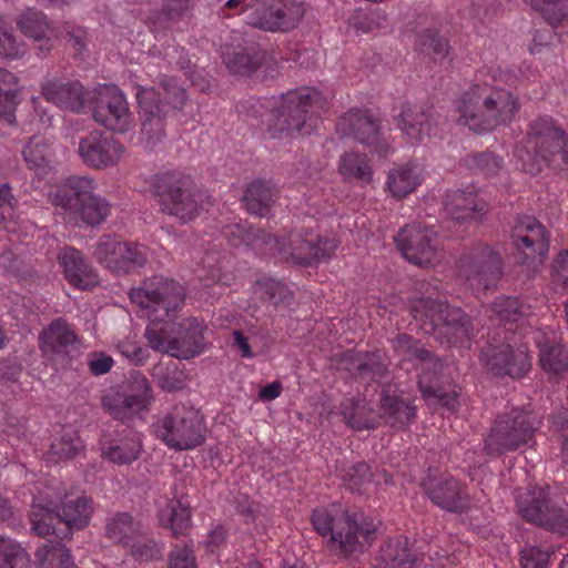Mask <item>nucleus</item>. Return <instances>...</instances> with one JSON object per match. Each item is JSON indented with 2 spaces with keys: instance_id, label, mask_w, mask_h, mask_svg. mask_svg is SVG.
<instances>
[{
  "instance_id": "1",
  "label": "nucleus",
  "mask_w": 568,
  "mask_h": 568,
  "mask_svg": "<svg viewBox=\"0 0 568 568\" xmlns=\"http://www.w3.org/2000/svg\"><path fill=\"white\" fill-rule=\"evenodd\" d=\"M142 316L149 320L145 337L154 349L174 357L190 358L199 355L204 346V324L197 317L175 321L185 303V288L179 282L164 276H152L129 293Z\"/></svg>"
},
{
  "instance_id": "2",
  "label": "nucleus",
  "mask_w": 568,
  "mask_h": 568,
  "mask_svg": "<svg viewBox=\"0 0 568 568\" xmlns=\"http://www.w3.org/2000/svg\"><path fill=\"white\" fill-rule=\"evenodd\" d=\"M529 81L521 69L508 65L479 71L476 81L455 101L459 123L478 134L509 124L520 110L510 88L526 87Z\"/></svg>"
},
{
  "instance_id": "3",
  "label": "nucleus",
  "mask_w": 568,
  "mask_h": 568,
  "mask_svg": "<svg viewBox=\"0 0 568 568\" xmlns=\"http://www.w3.org/2000/svg\"><path fill=\"white\" fill-rule=\"evenodd\" d=\"M221 235L232 245L252 248L256 254L278 253L300 265H313L332 257L337 248L333 236H323L313 226L291 231L286 235L272 236L247 222L224 225Z\"/></svg>"
},
{
  "instance_id": "4",
  "label": "nucleus",
  "mask_w": 568,
  "mask_h": 568,
  "mask_svg": "<svg viewBox=\"0 0 568 568\" xmlns=\"http://www.w3.org/2000/svg\"><path fill=\"white\" fill-rule=\"evenodd\" d=\"M311 523L325 539L327 549L343 559L362 551L363 542L371 544L376 531L374 523L363 511L342 503L316 507L312 511Z\"/></svg>"
},
{
  "instance_id": "5",
  "label": "nucleus",
  "mask_w": 568,
  "mask_h": 568,
  "mask_svg": "<svg viewBox=\"0 0 568 568\" xmlns=\"http://www.w3.org/2000/svg\"><path fill=\"white\" fill-rule=\"evenodd\" d=\"M394 352L403 361L413 362L420 371L418 389L429 407H443L450 413L459 410L460 392L452 384L448 366L430 351L407 334H398L392 341Z\"/></svg>"
},
{
  "instance_id": "6",
  "label": "nucleus",
  "mask_w": 568,
  "mask_h": 568,
  "mask_svg": "<svg viewBox=\"0 0 568 568\" xmlns=\"http://www.w3.org/2000/svg\"><path fill=\"white\" fill-rule=\"evenodd\" d=\"M514 154L520 169L531 175L539 173L544 164L562 169L568 166V135L551 118L536 119Z\"/></svg>"
},
{
  "instance_id": "7",
  "label": "nucleus",
  "mask_w": 568,
  "mask_h": 568,
  "mask_svg": "<svg viewBox=\"0 0 568 568\" xmlns=\"http://www.w3.org/2000/svg\"><path fill=\"white\" fill-rule=\"evenodd\" d=\"M328 105V95L314 88H300L282 94L273 109L272 136L276 133L287 138L311 134Z\"/></svg>"
},
{
  "instance_id": "8",
  "label": "nucleus",
  "mask_w": 568,
  "mask_h": 568,
  "mask_svg": "<svg viewBox=\"0 0 568 568\" xmlns=\"http://www.w3.org/2000/svg\"><path fill=\"white\" fill-rule=\"evenodd\" d=\"M97 182L89 176L72 175L58 185L51 202L74 225L97 226L110 215L111 204L94 193Z\"/></svg>"
},
{
  "instance_id": "9",
  "label": "nucleus",
  "mask_w": 568,
  "mask_h": 568,
  "mask_svg": "<svg viewBox=\"0 0 568 568\" xmlns=\"http://www.w3.org/2000/svg\"><path fill=\"white\" fill-rule=\"evenodd\" d=\"M186 92L175 78H164L159 89L139 88L136 100L141 110V133L154 146L164 138V119L171 112L182 111Z\"/></svg>"
},
{
  "instance_id": "10",
  "label": "nucleus",
  "mask_w": 568,
  "mask_h": 568,
  "mask_svg": "<svg viewBox=\"0 0 568 568\" xmlns=\"http://www.w3.org/2000/svg\"><path fill=\"white\" fill-rule=\"evenodd\" d=\"M252 10L248 23L271 32H287L300 23L305 14L303 0H227L221 11L225 18Z\"/></svg>"
},
{
  "instance_id": "11",
  "label": "nucleus",
  "mask_w": 568,
  "mask_h": 568,
  "mask_svg": "<svg viewBox=\"0 0 568 568\" xmlns=\"http://www.w3.org/2000/svg\"><path fill=\"white\" fill-rule=\"evenodd\" d=\"M413 316L420 320L442 342L449 346L469 348L474 328L469 317L458 307L429 297L419 300L412 307Z\"/></svg>"
},
{
  "instance_id": "12",
  "label": "nucleus",
  "mask_w": 568,
  "mask_h": 568,
  "mask_svg": "<svg viewBox=\"0 0 568 568\" xmlns=\"http://www.w3.org/2000/svg\"><path fill=\"white\" fill-rule=\"evenodd\" d=\"M541 420L531 412L513 407L498 414L484 440L488 456L499 457L535 443Z\"/></svg>"
},
{
  "instance_id": "13",
  "label": "nucleus",
  "mask_w": 568,
  "mask_h": 568,
  "mask_svg": "<svg viewBox=\"0 0 568 568\" xmlns=\"http://www.w3.org/2000/svg\"><path fill=\"white\" fill-rule=\"evenodd\" d=\"M152 433L170 449L192 450L205 442L206 426L197 410L179 404L152 424Z\"/></svg>"
},
{
  "instance_id": "14",
  "label": "nucleus",
  "mask_w": 568,
  "mask_h": 568,
  "mask_svg": "<svg viewBox=\"0 0 568 568\" xmlns=\"http://www.w3.org/2000/svg\"><path fill=\"white\" fill-rule=\"evenodd\" d=\"M516 508L528 523L560 535L568 534V504L555 498L548 485L518 489Z\"/></svg>"
},
{
  "instance_id": "15",
  "label": "nucleus",
  "mask_w": 568,
  "mask_h": 568,
  "mask_svg": "<svg viewBox=\"0 0 568 568\" xmlns=\"http://www.w3.org/2000/svg\"><path fill=\"white\" fill-rule=\"evenodd\" d=\"M154 400L148 377L140 371H132L121 385L102 397V406L114 419L144 420Z\"/></svg>"
},
{
  "instance_id": "16",
  "label": "nucleus",
  "mask_w": 568,
  "mask_h": 568,
  "mask_svg": "<svg viewBox=\"0 0 568 568\" xmlns=\"http://www.w3.org/2000/svg\"><path fill=\"white\" fill-rule=\"evenodd\" d=\"M153 193L161 211L178 217L182 223L193 221L205 210L202 194L189 187V179L181 172L158 174Z\"/></svg>"
},
{
  "instance_id": "17",
  "label": "nucleus",
  "mask_w": 568,
  "mask_h": 568,
  "mask_svg": "<svg viewBox=\"0 0 568 568\" xmlns=\"http://www.w3.org/2000/svg\"><path fill=\"white\" fill-rule=\"evenodd\" d=\"M402 256L420 267H432L440 263L444 247L435 224L414 221L404 225L394 237Z\"/></svg>"
},
{
  "instance_id": "18",
  "label": "nucleus",
  "mask_w": 568,
  "mask_h": 568,
  "mask_svg": "<svg viewBox=\"0 0 568 568\" xmlns=\"http://www.w3.org/2000/svg\"><path fill=\"white\" fill-rule=\"evenodd\" d=\"M456 272L458 278L471 288L488 290L499 281L503 261L489 245L476 243L462 253L456 263Z\"/></svg>"
},
{
  "instance_id": "19",
  "label": "nucleus",
  "mask_w": 568,
  "mask_h": 568,
  "mask_svg": "<svg viewBox=\"0 0 568 568\" xmlns=\"http://www.w3.org/2000/svg\"><path fill=\"white\" fill-rule=\"evenodd\" d=\"M93 256L113 274L123 275L143 267L149 254L148 247L143 244L103 235L94 245Z\"/></svg>"
},
{
  "instance_id": "20",
  "label": "nucleus",
  "mask_w": 568,
  "mask_h": 568,
  "mask_svg": "<svg viewBox=\"0 0 568 568\" xmlns=\"http://www.w3.org/2000/svg\"><path fill=\"white\" fill-rule=\"evenodd\" d=\"M495 333L489 338L487 346L480 352V362L488 372L495 376H509L519 378L527 374L530 368V357L526 347L514 349V336L506 335L503 341L497 339Z\"/></svg>"
},
{
  "instance_id": "21",
  "label": "nucleus",
  "mask_w": 568,
  "mask_h": 568,
  "mask_svg": "<svg viewBox=\"0 0 568 568\" xmlns=\"http://www.w3.org/2000/svg\"><path fill=\"white\" fill-rule=\"evenodd\" d=\"M420 486L427 498L443 510L464 514L473 507L466 484L447 473L429 469Z\"/></svg>"
},
{
  "instance_id": "22",
  "label": "nucleus",
  "mask_w": 568,
  "mask_h": 568,
  "mask_svg": "<svg viewBox=\"0 0 568 568\" xmlns=\"http://www.w3.org/2000/svg\"><path fill=\"white\" fill-rule=\"evenodd\" d=\"M544 308H546L544 297L498 296L491 305L493 313L504 324V333L508 335L511 332L513 336L515 332L524 335L528 329L534 328Z\"/></svg>"
},
{
  "instance_id": "23",
  "label": "nucleus",
  "mask_w": 568,
  "mask_h": 568,
  "mask_svg": "<svg viewBox=\"0 0 568 568\" xmlns=\"http://www.w3.org/2000/svg\"><path fill=\"white\" fill-rule=\"evenodd\" d=\"M336 133L342 138H352L371 148V152L387 156L389 143L382 132L377 120L367 111L351 110L336 122Z\"/></svg>"
},
{
  "instance_id": "24",
  "label": "nucleus",
  "mask_w": 568,
  "mask_h": 568,
  "mask_svg": "<svg viewBox=\"0 0 568 568\" xmlns=\"http://www.w3.org/2000/svg\"><path fill=\"white\" fill-rule=\"evenodd\" d=\"M443 206L448 217L445 223L450 236L463 233L468 221H478L487 210L486 202L478 199L474 187L448 191L443 200Z\"/></svg>"
},
{
  "instance_id": "25",
  "label": "nucleus",
  "mask_w": 568,
  "mask_h": 568,
  "mask_svg": "<svg viewBox=\"0 0 568 568\" xmlns=\"http://www.w3.org/2000/svg\"><path fill=\"white\" fill-rule=\"evenodd\" d=\"M95 94L94 120L108 130L126 132L132 124V113L123 93L115 85L104 84L98 88Z\"/></svg>"
},
{
  "instance_id": "26",
  "label": "nucleus",
  "mask_w": 568,
  "mask_h": 568,
  "mask_svg": "<svg viewBox=\"0 0 568 568\" xmlns=\"http://www.w3.org/2000/svg\"><path fill=\"white\" fill-rule=\"evenodd\" d=\"M124 145L111 135L92 131L79 141L78 153L82 162L97 170L115 166L123 156Z\"/></svg>"
},
{
  "instance_id": "27",
  "label": "nucleus",
  "mask_w": 568,
  "mask_h": 568,
  "mask_svg": "<svg viewBox=\"0 0 568 568\" xmlns=\"http://www.w3.org/2000/svg\"><path fill=\"white\" fill-rule=\"evenodd\" d=\"M511 243L525 260H542L550 244V233L536 217L524 215L516 219L510 234Z\"/></svg>"
},
{
  "instance_id": "28",
  "label": "nucleus",
  "mask_w": 568,
  "mask_h": 568,
  "mask_svg": "<svg viewBox=\"0 0 568 568\" xmlns=\"http://www.w3.org/2000/svg\"><path fill=\"white\" fill-rule=\"evenodd\" d=\"M58 500H60V491H53L50 487L33 497L30 523L36 535L40 537L55 535L61 540L62 530L57 526H63V524L60 511H57Z\"/></svg>"
},
{
  "instance_id": "29",
  "label": "nucleus",
  "mask_w": 568,
  "mask_h": 568,
  "mask_svg": "<svg viewBox=\"0 0 568 568\" xmlns=\"http://www.w3.org/2000/svg\"><path fill=\"white\" fill-rule=\"evenodd\" d=\"M78 336L63 318L53 320L39 335V346L43 355L53 362L64 363L74 349Z\"/></svg>"
},
{
  "instance_id": "30",
  "label": "nucleus",
  "mask_w": 568,
  "mask_h": 568,
  "mask_svg": "<svg viewBox=\"0 0 568 568\" xmlns=\"http://www.w3.org/2000/svg\"><path fill=\"white\" fill-rule=\"evenodd\" d=\"M142 452V434L130 427L116 430L101 443L102 457L119 466L131 465Z\"/></svg>"
},
{
  "instance_id": "31",
  "label": "nucleus",
  "mask_w": 568,
  "mask_h": 568,
  "mask_svg": "<svg viewBox=\"0 0 568 568\" xmlns=\"http://www.w3.org/2000/svg\"><path fill=\"white\" fill-rule=\"evenodd\" d=\"M43 98L61 110L72 112H83L89 101L92 99L91 93L79 81L48 80L41 87Z\"/></svg>"
},
{
  "instance_id": "32",
  "label": "nucleus",
  "mask_w": 568,
  "mask_h": 568,
  "mask_svg": "<svg viewBox=\"0 0 568 568\" xmlns=\"http://www.w3.org/2000/svg\"><path fill=\"white\" fill-rule=\"evenodd\" d=\"M560 341V333L549 326L538 328L535 335L540 366L549 375L560 376L568 369V352Z\"/></svg>"
},
{
  "instance_id": "33",
  "label": "nucleus",
  "mask_w": 568,
  "mask_h": 568,
  "mask_svg": "<svg viewBox=\"0 0 568 568\" xmlns=\"http://www.w3.org/2000/svg\"><path fill=\"white\" fill-rule=\"evenodd\" d=\"M381 423L398 430L409 429L417 418V406L414 398H405L399 394L383 390L379 398Z\"/></svg>"
},
{
  "instance_id": "34",
  "label": "nucleus",
  "mask_w": 568,
  "mask_h": 568,
  "mask_svg": "<svg viewBox=\"0 0 568 568\" xmlns=\"http://www.w3.org/2000/svg\"><path fill=\"white\" fill-rule=\"evenodd\" d=\"M68 283L80 290H90L99 284V277L82 253L74 247H63L58 255Z\"/></svg>"
},
{
  "instance_id": "35",
  "label": "nucleus",
  "mask_w": 568,
  "mask_h": 568,
  "mask_svg": "<svg viewBox=\"0 0 568 568\" xmlns=\"http://www.w3.org/2000/svg\"><path fill=\"white\" fill-rule=\"evenodd\" d=\"M60 517L63 524L61 540L71 538L72 529H83L90 523L93 514V501L85 495L73 496V494L60 495Z\"/></svg>"
},
{
  "instance_id": "36",
  "label": "nucleus",
  "mask_w": 568,
  "mask_h": 568,
  "mask_svg": "<svg viewBox=\"0 0 568 568\" xmlns=\"http://www.w3.org/2000/svg\"><path fill=\"white\" fill-rule=\"evenodd\" d=\"M343 368L364 382H379L387 373L385 358L378 353L348 349L342 355Z\"/></svg>"
},
{
  "instance_id": "37",
  "label": "nucleus",
  "mask_w": 568,
  "mask_h": 568,
  "mask_svg": "<svg viewBox=\"0 0 568 568\" xmlns=\"http://www.w3.org/2000/svg\"><path fill=\"white\" fill-rule=\"evenodd\" d=\"M266 53L254 43L226 45L222 59L226 68L235 74L250 75L265 61Z\"/></svg>"
},
{
  "instance_id": "38",
  "label": "nucleus",
  "mask_w": 568,
  "mask_h": 568,
  "mask_svg": "<svg viewBox=\"0 0 568 568\" xmlns=\"http://www.w3.org/2000/svg\"><path fill=\"white\" fill-rule=\"evenodd\" d=\"M433 110L425 105L406 103L398 115V126L409 142H420L432 134Z\"/></svg>"
},
{
  "instance_id": "39",
  "label": "nucleus",
  "mask_w": 568,
  "mask_h": 568,
  "mask_svg": "<svg viewBox=\"0 0 568 568\" xmlns=\"http://www.w3.org/2000/svg\"><path fill=\"white\" fill-rule=\"evenodd\" d=\"M423 181V169L418 164H398L389 170L386 187L393 197L402 200L413 193Z\"/></svg>"
},
{
  "instance_id": "40",
  "label": "nucleus",
  "mask_w": 568,
  "mask_h": 568,
  "mask_svg": "<svg viewBox=\"0 0 568 568\" xmlns=\"http://www.w3.org/2000/svg\"><path fill=\"white\" fill-rule=\"evenodd\" d=\"M17 23L26 37L36 41H44V44L40 47L41 51L48 52L51 49L50 41L57 33L42 11L28 9L19 17Z\"/></svg>"
},
{
  "instance_id": "41",
  "label": "nucleus",
  "mask_w": 568,
  "mask_h": 568,
  "mask_svg": "<svg viewBox=\"0 0 568 568\" xmlns=\"http://www.w3.org/2000/svg\"><path fill=\"white\" fill-rule=\"evenodd\" d=\"M341 414L345 424L353 430H369L381 426V416L363 400L346 398L341 403Z\"/></svg>"
},
{
  "instance_id": "42",
  "label": "nucleus",
  "mask_w": 568,
  "mask_h": 568,
  "mask_svg": "<svg viewBox=\"0 0 568 568\" xmlns=\"http://www.w3.org/2000/svg\"><path fill=\"white\" fill-rule=\"evenodd\" d=\"M412 549L407 537L399 535L389 538L379 552L384 568H414L416 555Z\"/></svg>"
},
{
  "instance_id": "43",
  "label": "nucleus",
  "mask_w": 568,
  "mask_h": 568,
  "mask_svg": "<svg viewBox=\"0 0 568 568\" xmlns=\"http://www.w3.org/2000/svg\"><path fill=\"white\" fill-rule=\"evenodd\" d=\"M189 501L182 497H172L159 513L161 526L170 528L174 535H184L191 526Z\"/></svg>"
},
{
  "instance_id": "44",
  "label": "nucleus",
  "mask_w": 568,
  "mask_h": 568,
  "mask_svg": "<svg viewBox=\"0 0 568 568\" xmlns=\"http://www.w3.org/2000/svg\"><path fill=\"white\" fill-rule=\"evenodd\" d=\"M229 264L230 258L225 252L210 250L202 258L197 276L200 280H211L215 284L230 286L234 274L227 270Z\"/></svg>"
},
{
  "instance_id": "45",
  "label": "nucleus",
  "mask_w": 568,
  "mask_h": 568,
  "mask_svg": "<svg viewBox=\"0 0 568 568\" xmlns=\"http://www.w3.org/2000/svg\"><path fill=\"white\" fill-rule=\"evenodd\" d=\"M139 520L126 511L114 514L110 517L105 525V537L115 544L126 547L142 530Z\"/></svg>"
},
{
  "instance_id": "46",
  "label": "nucleus",
  "mask_w": 568,
  "mask_h": 568,
  "mask_svg": "<svg viewBox=\"0 0 568 568\" xmlns=\"http://www.w3.org/2000/svg\"><path fill=\"white\" fill-rule=\"evenodd\" d=\"M276 197L277 191L271 182L256 180L247 186L243 200L250 213L265 216Z\"/></svg>"
},
{
  "instance_id": "47",
  "label": "nucleus",
  "mask_w": 568,
  "mask_h": 568,
  "mask_svg": "<svg viewBox=\"0 0 568 568\" xmlns=\"http://www.w3.org/2000/svg\"><path fill=\"white\" fill-rule=\"evenodd\" d=\"M338 172L345 181H356L361 185L372 182L373 170L365 155L349 152L341 156Z\"/></svg>"
},
{
  "instance_id": "48",
  "label": "nucleus",
  "mask_w": 568,
  "mask_h": 568,
  "mask_svg": "<svg viewBox=\"0 0 568 568\" xmlns=\"http://www.w3.org/2000/svg\"><path fill=\"white\" fill-rule=\"evenodd\" d=\"M23 159L31 170H44L52 161V148L49 139L32 136L22 150Z\"/></svg>"
},
{
  "instance_id": "49",
  "label": "nucleus",
  "mask_w": 568,
  "mask_h": 568,
  "mask_svg": "<svg viewBox=\"0 0 568 568\" xmlns=\"http://www.w3.org/2000/svg\"><path fill=\"white\" fill-rule=\"evenodd\" d=\"M339 477L348 490L359 495L368 493L374 483V474L369 465L363 462L344 468L339 473Z\"/></svg>"
},
{
  "instance_id": "50",
  "label": "nucleus",
  "mask_w": 568,
  "mask_h": 568,
  "mask_svg": "<svg viewBox=\"0 0 568 568\" xmlns=\"http://www.w3.org/2000/svg\"><path fill=\"white\" fill-rule=\"evenodd\" d=\"M82 447V442L72 429H63L60 437L52 440L48 450V460L57 463L74 457Z\"/></svg>"
},
{
  "instance_id": "51",
  "label": "nucleus",
  "mask_w": 568,
  "mask_h": 568,
  "mask_svg": "<svg viewBox=\"0 0 568 568\" xmlns=\"http://www.w3.org/2000/svg\"><path fill=\"white\" fill-rule=\"evenodd\" d=\"M126 548L135 560L146 562L160 559L164 547L142 529Z\"/></svg>"
},
{
  "instance_id": "52",
  "label": "nucleus",
  "mask_w": 568,
  "mask_h": 568,
  "mask_svg": "<svg viewBox=\"0 0 568 568\" xmlns=\"http://www.w3.org/2000/svg\"><path fill=\"white\" fill-rule=\"evenodd\" d=\"M416 45L418 50L434 61H442L448 54V41L444 37H440L437 31L433 29H426L418 33Z\"/></svg>"
},
{
  "instance_id": "53",
  "label": "nucleus",
  "mask_w": 568,
  "mask_h": 568,
  "mask_svg": "<svg viewBox=\"0 0 568 568\" xmlns=\"http://www.w3.org/2000/svg\"><path fill=\"white\" fill-rule=\"evenodd\" d=\"M24 53V43L17 39L12 21L0 14V55L7 59H18Z\"/></svg>"
},
{
  "instance_id": "54",
  "label": "nucleus",
  "mask_w": 568,
  "mask_h": 568,
  "mask_svg": "<svg viewBox=\"0 0 568 568\" xmlns=\"http://www.w3.org/2000/svg\"><path fill=\"white\" fill-rule=\"evenodd\" d=\"M26 550L13 539L0 536V568H29Z\"/></svg>"
},
{
  "instance_id": "55",
  "label": "nucleus",
  "mask_w": 568,
  "mask_h": 568,
  "mask_svg": "<svg viewBox=\"0 0 568 568\" xmlns=\"http://www.w3.org/2000/svg\"><path fill=\"white\" fill-rule=\"evenodd\" d=\"M16 97V75L7 69L0 68V119L12 114Z\"/></svg>"
},
{
  "instance_id": "56",
  "label": "nucleus",
  "mask_w": 568,
  "mask_h": 568,
  "mask_svg": "<svg viewBox=\"0 0 568 568\" xmlns=\"http://www.w3.org/2000/svg\"><path fill=\"white\" fill-rule=\"evenodd\" d=\"M286 286L273 278H261L253 285V294L263 302L278 304L286 295Z\"/></svg>"
},
{
  "instance_id": "57",
  "label": "nucleus",
  "mask_w": 568,
  "mask_h": 568,
  "mask_svg": "<svg viewBox=\"0 0 568 568\" xmlns=\"http://www.w3.org/2000/svg\"><path fill=\"white\" fill-rule=\"evenodd\" d=\"M468 166L486 176L495 175L503 168L504 159L493 152L475 153L467 160Z\"/></svg>"
},
{
  "instance_id": "58",
  "label": "nucleus",
  "mask_w": 568,
  "mask_h": 568,
  "mask_svg": "<svg viewBox=\"0 0 568 568\" xmlns=\"http://www.w3.org/2000/svg\"><path fill=\"white\" fill-rule=\"evenodd\" d=\"M194 3L195 0H163L159 19L168 26L183 20L185 17H189Z\"/></svg>"
},
{
  "instance_id": "59",
  "label": "nucleus",
  "mask_w": 568,
  "mask_h": 568,
  "mask_svg": "<svg viewBox=\"0 0 568 568\" xmlns=\"http://www.w3.org/2000/svg\"><path fill=\"white\" fill-rule=\"evenodd\" d=\"M531 7L545 14L551 23L568 20V0H528Z\"/></svg>"
},
{
  "instance_id": "60",
  "label": "nucleus",
  "mask_w": 568,
  "mask_h": 568,
  "mask_svg": "<svg viewBox=\"0 0 568 568\" xmlns=\"http://www.w3.org/2000/svg\"><path fill=\"white\" fill-rule=\"evenodd\" d=\"M154 376L158 378L159 386L165 392H176L183 388V373L178 371L176 366H158Z\"/></svg>"
},
{
  "instance_id": "61",
  "label": "nucleus",
  "mask_w": 568,
  "mask_h": 568,
  "mask_svg": "<svg viewBox=\"0 0 568 568\" xmlns=\"http://www.w3.org/2000/svg\"><path fill=\"white\" fill-rule=\"evenodd\" d=\"M17 202L12 187L8 183L0 185V229L8 230V222L13 217Z\"/></svg>"
},
{
  "instance_id": "62",
  "label": "nucleus",
  "mask_w": 568,
  "mask_h": 568,
  "mask_svg": "<svg viewBox=\"0 0 568 568\" xmlns=\"http://www.w3.org/2000/svg\"><path fill=\"white\" fill-rule=\"evenodd\" d=\"M549 552L535 546L525 547L520 551L519 564L521 568H547Z\"/></svg>"
},
{
  "instance_id": "63",
  "label": "nucleus",
  "mask_w": 568,
  "mask_h": 568,
  "mask_svg": "<svg viewBox=\"0 0 568 568\" xmlns=\"http://www.w3.org/2000/svg\"><path fill=\"white\" fill-rule=\"evenodd\" d=\"M168 568H197L193 550L185 545H175L169 555Z\"/></svg>"
},
{
  "instance_id": "64",
  "label": "nucleus",
  "mask_w": 568,
  "mask_h": 568,
  "mask_svg": "<svg viewBox=\"0 0 568 568\" xmlns=\"http://www.w3.org/2000/svg\"><path fill=\"white\" fill-rule=\"evenodd\" d=\"M551 424L561 439V458L568 469V410L554 415Z\"/></svg>"
}]
</instances>
